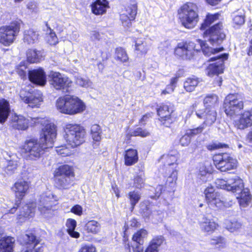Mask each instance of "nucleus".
I'll list each match as a JSON object with an SVG mask.
<instances>
[{"instance_id": "obj_1", "label": "nucleus", "mask_w": 252, "mask_h": 252, "mask_svg": "<svg viewBox=\"0 0 252 252\" xmlns=\"http://www.w3.org/2000/svg\"><path fill=\"white\" fill-rule=\"evenodd\" d=\"M13 128L26 130L29 126L41 127L39 138L30 137L20 146V153L26 160L37 161L54 146L57 135L55 125L46 117L26 118L22 116H15L11 122Z\"/></svg>"}, {"instance_id": "obj_2", "label": "nucleus", "mask_w": 252, "mask_h": 252, "mask_svg": "<svg viewBox=\"0 0 252 252\" xmlns=\"http://www.w3.org/2000/svg\"><path fill=\"white\" fill-rule=\"evenodd\" d=\"M220 16L219 12L207 13L199 27V29L202 32L203 37L208 38L212 44L222 42L226 37L222 22L219 21L213 25L219 19Z\"/></svg>"}, {"instance_id": "obj_3", "label": "nucleus", "mask_w": 252, "mask_h": 252, "mask_svg": "<svg viewBox=\"0 0 252 252\" xmlns=\"http://www.w3.org/2000/svg\"><path fill=\"white\" fill-rule=\"evenodd\" d=\"M164 163L162 166V174L166 179L165 184L159 185L156 188L158 197L167 188L172 189L176 185L177 180L178 163L177 157L173 155H167L163 157Z\"/></svg>"}, {"instance_id": "obj_4", "label": "nucleus", "mask_w": 252, "mask_h": 252, "mask_svg": "<svg viewBox=\"0 0 252 252\" xmlns=\"http://www.w3.org/2000/svg\"><path fill=\"white\" fill-rule=\"evenodd\" d=\"M197 41L200 49L197 48L196 44L192 41H183L178 43L174 49L175 55L184 60H190L193 59L195 55L201 50L205 56H210L212 48L204 40L199 39Z\"/></svg>"}, {"instance_id": "obj_5", "label": "nucleus", "mask_w": 252, "mask_h": 252, "mask_svg": "<svg viewBox=\"0 0 252 252\" xmlns=\"http://www.w3.org/2000/svg\"><path fill=\"white\" fill-rule=\"evenodd\" d=\"M56 107L60 113L69 115L82 113L86 108V104L82 99L72 95L59 97L56 100Z\"/></svg>"}, {"instance_id": "obj_6", "label": "nucleus", "mask_w": 252, "mask_h": 252, "mask_svg": "<svg viewBox=\"0 0 252 252\" xmlns=\"http://www.w3.org/2000/svg\"><path fill=\"white\" fill-rule=\"evenodd\" d=\"M87 135L86 129L81 124L67 123L63 127V137L67 144L72 148L84 143Z\"/></svg>"}, {"instance_id": "obj_7", "label": "nucleus", "mask_w": 252, "mask_h": 252, "mask_svg": "<svg viewBox=\"0 0 252 252\" xmlns=\"http://www.w3.org/2000/svg\"><path fill=\"white\" fill-rule=\"evenodd\" d=\"M177 14L181 25L187 29L194 28L199 21L198 7L193 2L184 3L178 9Z\"/></svg>"}, {"instance_id": "obj_8", "label": "nucleus", "mask_w": 252, "mask_h": 252, "mask_svg": "<svg viewBox=\"0 0 252 252\" xmlns=\"http://www.w3.org/2000/svg\"><path fill=\"white\" fill-rule=\"evenodd\" d=\"M55 186L60 189H67L75 178L74 169L72 165L63 164L56 168L53 173Z\"/></svg>"}, {"instance_id": "obj_9", "label": "nucleus", "mask_w": 252, "mask_h": 252, "mask_svg": "<svg viewBox=\"0 0 252 252\" xmlns=\"http://www.w3.org/2000/svg\"><path fill=\"white\" fill-rule=\"evenodd\" d=\"M23 22L20 19L11 21L8 24L0 27V44L9 46L14 43L21 31Z\"/></svg>"}, {"instance_id": "obj_10", "label": "nucleus", "mask_w": 252, "mask_h": 252, "mask_svg": "<svg viewBox=\"0 0 252 252\" xmlns=\"http://www.w3.org/2000/svg\"><path fill=\"white\" fill-rule=\"evenodd\" d=\"M158 120L161 126L170 127L178 120V113L176 112L173 105L169 102L161 103L156 108Z\"/></svg>"}, {"instance_id": "obj_11", "label": "nucleus", "mask_w": 252, "mask_h": 252, "mask_svg": "<svg viewBox=\"0 0 252 252\" xmlns=\"http://www.w3.org/2000/svg\"><path fill=\"white\" fill-rule=\"evenodd\" d=\"M244 97L240 93H229L225 97L222 107L225 114L231 117L244 109Z\"/></svg>"}, {"instance_id": "obj_12", "label": "nucleus", "mask_w": 252, "mask_h": 252, "mask_svg": "<svg viewBox=\"0 0 252 252\" xmlns=\"http://www.w3.org/2000/svg\"><path fill=\"white\" fill-rule=\"evenodd\" d=\"M216 168L222 172L236 169L238 165L237 160L227 153H218L212 157Z\"/></svg>"}, {"instance_id": "obj_13", "label": "nucleus", "mask_w": 252, "mask_h": 252, "mask_svg": "<svg viewBox=\"0 0 252 252\" xmlns=\"http://www.w3.org/2000/svg\"><path fill=\"white\" fill-rule=\"evenodd\" d=\"M21 100L32 108L39 107L43 101L42 92L33 88L28 90H22L20 94Z\"/></svg>"}, {"instance_id": "obj_14", "label": "nucleus", "mask_w": 252, "mask_h": 252, "mask_svg": "<svg viewBox=\"0 0 252 252\" xmlns=\"http://www.w3.org/2000/svg\"><path fill=\"white\" fill-rule=\"evenodd\" d=\"M237 128L245 129L252 126V108L242 112L238 119L235 122ZM246 139L249 143L252 144V129L247 135Z\"/></svg>"}, {"instance_id": "obj_15", "label": "nucleus", "mask_w": 252, "mask_h": 252, "mask_svg": "<svg viewBox=\"0 0 252 252\" xmlns=\"http://www.w3.org/2000/svg\"><path fill=\"white\" fill-rule=\"evenodd\" d=\"M138 10L137 2L135 0H130V3L126 5L122 10L120 19L122 24L129 27L131 22L134 21Z\"/></svg>"}, {"instance_id": "obj_16", "label": "nucleus", "mask_w": 252, "mask_h": 252, "mask_svg": "<svg viewBox=\"0 0 252 252\" xmlns=\"http://www.w3.org/2000/svg\"><path fill=\"white\" fill-rule=\"evenodd\" d=\"M228 58V53H223L219 56L210 58L208 62L215 61L219 59L220 60L218 63H210L208 65L206 68L207 75L212 77L222 73L224 69V61L227 60Z\"/></svg>"}, {"instance_id": "obj_17", "label": "nucleus", "mask_w": 252, "mask_h": 252, "mask_svg": "<svg viewBox=\"0 0 252 252\" xmlns=\"http://www.w3.org/2000/svg\"><path fill=\"white\" fill-rule=\"evenodd\" d=\"M19 242L22 247V251L28 252H31L33 248L37 246L40 243V240L34 233L30 231L22 235Z\"/></svg>"}, {"instance_id": "obj_18", "label": "nucleus", "mask_w": 252, "mask_h": 252, "mask_svg": "<svg viewBox=\"0 0 252 252\" xmlns=\"http://www.w3.org/2000/svg\"><path fill=\"white\" fill-rule=\"evenodd\" d=\"M50 83L57 90H61L71 87L72 82L68 77H64L59 72H53L50 75Z\"/></svg>"}, {"instance_id": "obj_19", "label": "nucleus", "mask_w": 252, "mask_h": 252, "mask_svg": "<svg viewBox=\"0 0 252 252\" xmlns=\"http://www.w3.org/2000/svg\"><path fill=\"white\" fill-rule=\"evenodd\" d=\"M28 76L29 81L36 86L43 87L47 83L46 73L42 67L29 70Z\"/></svg>"}, {"instance_id": "obj_20", "label": "nucleus", "mask_w": 252, "mask_h": 252, "mask_svg": "<svg viewBox=\"0 0 252 252\" xmlns=\"http://www.w3.org/2000/svg\"><path fill=\"white\" fill-rule=\"evenodd\" d=\"M205 201L211 207H220L223 204L220 194L212 186L207 187L204 191Z\"/></svg>"}, {"instance_id": "obj_21", "label": "nucleus", "mask_w": 252, "mask_h": 252, "mask_svg": "<svg viewBox=\"0 0 252 252\" xmlns=\"http://www.w3.org/2000/svg\"><path fill=\"white\" fill-rule=\"evenodd\" d=\"M198 225L201 231L208 235L214 233L220 227L219 224L214 218L206 216L198 221Z\"/></svg>"}, {"instance_id": "obj_22", "label": "nucleus", "mask_w": 252, "mask_h": 252, "mask_svg": "<svg viewBox=\"0 0 252 252\" xmlns=\"http://www.w3.org/2000/svg\"><path fill=\"white\" fill-rule=\"evenodd\" d=\"M30 189L29 183L23 179L17 180L11 187L16 199L22 201L28 193Z\"/></svg>"}, {"instance_id": "obj_23", "label": "nucleus", "mask_w": 252, "mask_h": 252, "mask_svg": "<svg viewBox=\"0 0 252 252\" xmlns=\"http://www.w3.org/2000/svg\"><path fill=\"white\" fill-rule=\"evenodd\" d=\"M197 117L200 119H203L202 125L204 126H210L216 121L217 112L216 110L199 109L195 112Z\"/></svg>"}, {"instance_id": "obj_24", "label": "nucleus", "mask_w": 252, "mask_h": 252, "mask_svg": "<svg viewBox=\"0 0 252 252\" xmlns=\"http://www.w3.org/2000/svg\"><path fill=\"white\" fill-rule=\"evenodd\" d=\"M166 244V239L163 235H156L150 241L144 252H159V249Z\"/></svg>"}, {"instance_id": "obj_25", "label": "nucleus", "mask_w": 252, "mask_h": 252, "mask_svg": "<svg viewBox=\"0 0 252 252\" xmlns=\"http://www.w3.org/2000/svg\"><path fill=\"white\" fill-rule=\"evenodd\" d=\"M134 51L138 58H142L146 56L149 50L148 45L145 39L143 37H133Z\"/></svg>"}, {"instance_id": "obj_26", "label": "nucleus", "mask_w": 252, "mask_h": 252, "mask_svg": "<svg viewBox=\"0 0 252 252\" xmlns=\"http://www.w3.org/2000/svg\"><path fill=\"white\" fill-rule=\"evenodd\" d=\"M91 11L95 15H102L106 12L109 7L107 0H95L90 5Z\"/></svg>"}, {"instance_id": "obj_27", "label": "nucleus", "mask_w": 252, "mask_h": 252, "mask_svg": "<svg viewBox=\"0 0 252 252\" xmlns=\"http://www.w3.org/2000/svg\"><path fill=\"white\" fill-rule=\"evenodd\" d=\"M123 156L124 164L126 166H132L138 161V153L135 149L131 148L125 150Z\"/></svg>"}, {"instance_id": "obj_28", "label": "nucleus", "mask_w": 252, "mask_h": 252, "mask_svg": "<svg viewBox=\"0 0 252 252\" xmlns=\"http://www.w3.org/2000/svg\"><path fill=\"white\" fill-rule=\"evenodd\" d=\"M38 210L42 214H45L51 210L56 205V201L49 196H41L39 200Z\"/></svg>"}, {"instance_id": "obj_29", "label": "nucleus", "mask_w": 252, "mask_h": 252, "mask_svg": "<svg viewBox=\"0 0 252 252\" xmlns=\"http://www.w3.org/2000/svg\"><path fill=\"white\" fill-rule=\"evenodd\" d=\"M203 103L204 109L216 110L219 103V96L214 94H208L203 98Z\"/></svg>"}, {"instance_id": "obj_30", "label": "nucleus", "mask_w": 252, "mask_h": 252, "mask_svg": "<svg viewBox=\"0 0 252 252\" xmlns=\"http://www.w3.org/2000/svg\"><path fill=\"white\" fill-rule=\"evenodd\" d=\"M39 36V34L37 31L29 29L24 31L23 40L27 44H33L38 42Z\"/></svg>"}, {"instance_id": "obj_31", "label": "nucleus", "mask_w": 252, "mask_h": 252, "mask_svg": "<svg viewBox=\"0 0 252 252\" xmlns=\"http://www.w3.org/2000/svg\"><path fill=\"white\" fill-rule=\"evenodd\" d=\"M201 80L199 78L192 75L187 78L183 83V87L187 92L191 93L195 91L196 88L200 83Z\"/></svg>"}, {"instance_id": "obj_32", "label": "nucleus", "mask_w": 252, "mask_h": 252, "mask_svg": "<svg viewBox=\"0 0 252 252\" xmlns=\"http://www.w3.org/2000/svg\"><path fill=\"white\" fill-rule=\"evenodd\" d=\"M10 113V106L8 100L4 98L0 99V123H4Z\"/></svg>"}, {"instance_id": "obj_33", "label": "nucleus", "mask_w": 252, "mask_h": 252, "mask_svg": "<svg viewBox=\"0 0 252 252\" xmlns=\"http://www.w3.org/2000/svg\"><path fill=\"white\" fill-rule=\"evenodd\" d=\"M210 245L219 251H221L227 247L226 239L221 235L214 236L210 239Z\"/></svg>"}, {"instance_id": "obj_34", "label": "nucleus", "mask_w": 252, "mask_h": 252, "mask_svg": "<svg viewBox=\"0 0 252 252\" xmlns=\"http://www.w3.org/2000/svg\"><path fill=\"white\" fill-rule=\"evenodd\" d=\"M101 127L98 125L94 124L91 126L90 134L93 139V146L94 148L99 145V142L101 139Z\"/></svg>"}, {"instance_id": "obj_35", "label": "nucleus", "mask_w": 252, "mask_h": 252, "mask_svg": "<svg viewBox=\"0 0 252 252\" xmlns=\"http://www.w3.org/2000/svg\"><path fill=\"white\" fill-rule=\"evenodd\" d=\"M42 56L41 52L34 49H29L26 53L27 61L30 63H39Z\"/></svg>"}, {"instance_id": "obj_36", "label": "nucleus", "mask_w": 252, "mask_h": 252, "mask_svg": "<svg viewBox=\"0 0 252 252\" xmlns=\"http://www.w3.org/2000/svg\"><path fill=\"white\" fill-rule=\"evenodd\" d=\"M232 182L228 186V191L233 193L240 191L244 188V183L243 180L239 176H235L231 179Z\"/></svg>"}, {"instance_id": "obj_37", "label": "nucleus", "mask_w": 252, "mask_h": 252, "mask_svg": "<svg viewBox=\"0 0 252 252\" xmlns=\"http://www.w3.org/2000/svg\"><path fill=\"white\" fill-rule=\"evenodd\" d=\"M114 58L117 62L120 63H126L129 60L126 50L121 47L115 49Z\"/></svg>"}, {"instance_id": "obj_38", "label": "nucleus", "mask_w": 252, "mask_h": 252, "mask_svg": "<svg viewBox=\"0 0 252 252\" xmlns=\"http://www.w3.org/2000/svg\"><path fill=\"white\" fill-rule=\"evenodd\" d=\"M151 134L150 131L146 129H143L141 127L136 128L132 131H129L126 134V137L127 140H130L132 137L139 136L146 137Z\"/></svg>"}, {"instance_id": "obj_39", "label": "nucleus", "mask_w": 252, "mask_h": 252, "mask_svg": "<svg viewBox=\"0 0 252 252\" xmlns=\"http://www.w3.org/2000/svg\"><path fill=\"white\" fill-rule=\"evenodd\" d=\"M13 242L9 237H5L0 240V252H12Z\"/></svg>"}, {"instance_id": "obj_40", "label": "nucleus", "mask_w": 252, "mask_h": 252, "mask_svg": "<svg viewBox=\"0 0 252 252\" xmlns=\"http://www.w3.org/2000/svg\"><path fill=\"white\" fill-rule=\"evenodd\" d=\"M148 235V232L144 228L137 230L132 236V240L135 242L138 245H143L144 242V239L146 238Z\"/></svg>"}, {"instance_id": "obj_41", "label": "nucleus", "mask_w": 252, "mask_h": 252, "mask_svg": "<svg viewBox=\"0 0 252 252\" xmlns=\"http://www.w3.org/2000/svg\"><path fill=\"white\" fill-rule=\"evenodd\" d=\"M128 198L130 202V211L132 212L136 204L141 199L140 194L135 190L129 191L128 193Z\"/></svg>"}, {"instance_id": "obj_42", "label": "nucleus", "mask_w": 252, "mask_h": 252, "mask_svg": "<svg viewBox=\"0 0 252 252\" xmlns=\"http://www.w3.org/2000/svg\"><path fill=\"white\" fill-rule=\"evenodd\" d=\"M35 209V206L33 205L32 203L27 204L26 210L24 211L23 213L19 215V219L27 220L32 218L34 216Z\"/></svg>"}, {"instance_id": "obj_43", "label": "nucleus", "mask_w": 252, "mask_h": 252, "mask_svg": "<svg viewBox=\"0 0 252 252\" xmlns=\"http://www.w3.org/2000/svg\"><path fill=\"white\" fill-rule=\"evenodd\" d=\"M99 224L95 220H91L85 225L84 229L88 233L96 234L99 231Z\"/></svg>"}, {"instance_id": "obj_44", "label": "nucleus", "mask_w": 252, "mask_h": 252, "mask_svg": "<svg viewBox=\"0 0 252 252\" xmlns=\"http://www.w3.org/2000/svg\"><path fill=\"white\" fill-rule=\"evenodd\" d=\"M240 194L237 199L239 200L241 205L246 206L251 200V195L249 191L246 190L244 188L240 191Z\"/></svg>"}, {"instance_id": "obj_45", "label": "nucleus", "mask_w": 252, "mask_h": 252, "mask_svg": "<svg viewBox=\"0 0 252 252\" xmlns=\"http://www.w3.org/2000/svg\"><path fill=\"white\" fill-rule=\"evenodd\" d=\"M27 69L28 66L24 61H22L16 66L15 71L22 79L25 80L27 78Z\"/></svg>"}, {"instance_id": "obj_46", "label": "nucleus", "mask_w": 252, "mask_h": 252, "mask_svg": "<svg viewBox=\"0 0 252 252\" xmlns=\"http://www.w3.org/2000/svg\"><path fill=\"white\" fill-rule=\"evenodd\" d=\"M242 227V224L237 220H229L226 223L225 228L230 232L239 230Z\"/></svg>"}, {"instance_id": "obj_47", "label": "nucleus", "mask_w": 252, "mask_h": 252, "mask_svg": "<svg viewBox=\"0 0 252 252\" xmlns=\"http://www.w3.org/2000/svg\"><path fill=\"white\" fill-rule=\"evenodd\" d=\"M56 151L58 155L62 157H66L72 154V150L65 145L58 146L56 148Z\"/></svg>"}, {"instance_id": "obj_48", "label": "nucleus", "mask_w": 252, "mask_h": 252, "mask_svg": "<svg viewBox=\"0 0 252 252\" xmlns=\"http://www.w3.org/2000/svg\"><path fill=\"white\" fill-rule=\"evenodd\" d=\"M204 128L205 127L202 125H201V126H199L196 128L189 129L186 132L191 138L192 137H193L203 132Z\"/></svg>"}, {"instance_id": "obj_49", "label": "nucleus", "mask_w": 252, "mask_h": 252, "mask_svg": "<svg viewBox=\"0 0 252 252\" xmlns=\"http://www.w3.org/2000/svg\"><path fill=\"white\" fill-rule=\"evenodd\" d=\"M47 28L50 31L48 39V42L50 45H56L58 43V39L56 34L49 26H47Z\"/></svg>"}, {"instance_id": "obj_50", "label": "nucleus", "mask_w": 252, "mask_h": 252, "mask_svg": "<svg viewBox=\"0 0 252 252\" xmlns=\"http://www.w3.org/2000/svg\"><path fill=\"white\" fill-rule=\"evenodd\" d=\"M245 16L242 15H236L232 19L234 27H239L245 23Z\"/></svg>"}, {"instance_id": "obj_51", "label": "nucleus", "mask_w": 252, "mask_h": 252, "mask_svg": "<svg viewBox=\"0 0 252 252\" xmlns=\"http://www.w3.org/2000/svg\"><path fill=\"white\" fill-rule=\"evenodd\" d=\"M78 252H96L95 247L93 244L82 245Z\"/></svg>"}, {"instance_id": "obj_52", "label": "nucleus", "mask_w": 252, "mask_h": 252, "mask_svg": "<svg viewBox=\"0 0 252 252\" xmlns=\"http://www.w3.org/2000/svg\"><path fill=\"white\" fill-rule=\"evenodd\" d=\"M228 147V146L227 144L220 142L213 143L210 144H209L207 146V149L210 151H213L219 149L227 148Z\"/></svg>"}, {"instance_id": "obj_53", "label": "nucleus", "mask_w": 252, "mask_h": 252, "mask_svg": "<svg viewBox=\"0 0 252 252\" xmlns=\"http://www.w3.org/2000/svg\"><path fill=\"white\" fill-rule=\"evenodd\" d=\"M153 112H148L142 116L138 121V123L140 126H145L148 122L152 118L153 116Z\"/></svg>"}, {"instance_id": "obj_54", "label": "nucleus", "mask_w": 252, "mask_h": 252, "mask_svg": "<svg viewBox=\"0 0 252 252\" xmlns=\"http://www.w3.org/2000/svg\"><path fill=\"white\" fill-rule=\"evenodd\" d=\"M65 225L67 227L66 232L71 230H75L77 226V222L74 219L69 218L66 220Z\"/></svg>"}, {"instance_id": "obj_55", "label": "nucleus", "mask_w": 252, "mask_h": 252, "mask_svg": "<svg viewBox=\"0 0 252 252\" xmlns=\"http://www.w3.org/2000/svg\"><path fill=\"white\" fill-rule=\"evenodd\" d=\"M191 137L186 132L180 139V143L182 146H188L191 142Z\"/></svg>"}, {"instance_id": "obj_56", "label": "nucleus", "mask_w": 252, "mask_h": 252, "mask_svg": "<svg viewBox=\"0 0 252 252\" xmlns=\"http://www.w3.org/2000/svg\"><path fill=\"white\" fill-rule=\"evenodd\" d=\"M216 184L218 188L228 191V186L229 185V184H228L226 181L222 179H218L216 181Z\"/></svg>"}, {"instance_id": "obj_57", "label": "nucleus", "mask_w": 252, "mask_h": 252, "mask_svg": "<svg viewBox=\"0 0 252 252\" xmlns=\"http://www.w3.org/2000/svg\"><path fill=\"white\" fill-rule=\"evenodd\" d=\"M71 212L74 214L80 216L82 215L83 213L82 208L79 205H75L71 208Z\"/></svg>"}, {"instance_id": "obj_58", "label": "nucleus", "mask_w": 252, "mask_h": 252, "mask_svg": "<svg viewBox=\"0 0 252 252\" xmlns=\"http://www.w3.org/2000/svg\"><path fill=\"white\" fill-rule=\"evenodd\" d=\"M143 183V179L140 175H137L133 179V184L136 187H138L139 185H141Z\"/></svg>"}, {"instance_id": "obj_59", "label": "nucleus", "mask_w": 252, "mask_h": 252, "mask_svg": "<svg viewBox=\"0 0 252 252\" xmlns=\"http://www.w3.org/2000/svg\"><path fill=\"white\" fill-rule=\"evenodd\" d=\"M180 77V76L179 75L176 74L175 75V76L172 77L170 79V83L168 85H170L171 87H173V89H174V90L176 87V84H177Z\"/></svg>"}, {"instance_id": "obj_60", "label": "nucleus", "mask_w": 252, "mask_h": 252, "mask_svg": "<svg viewBox=\"0 0 252 252\" xmlns=\"http://www.w3.org/2000/svg\"><path fill=\"white\" fill-rule=\"evenodd\" d=\"M174 91V89H173V87H171L168 84L166 86V88L165 89L162 90L161 92V95H166L167 94H169L172 92H173Z\"/></svg>"}, {"instance_id": "obj_61", "label": "nucleus", "mask_w": 252, "mask_h": 252, "mask_svg": "<svg viewBox=\"0 0 252 252\" xmlns=\"http://www.w3.org/2000/svg\"><path fill=\"white\" fill-rule=\"evenodd\" d=\"M206 3L211 6H215L220 4L223 0H204Z\"/></svg>"}, {"instance_id": "obj_62", "label": "nucleus", "mask_w": 252, "mask_h": 252, "mask_svg": "<svg viewBox=\"0 0 252 252\" xmlns=\"http://www.w3.org/2000/svg\"><path fill=\"white\" fill-rule=\"evenodd\" d=\"M21 202L22 201L16 199L14 206L10 209V212L11 213H14L16 211L18 208L20 206Z\"/></svg>"}, {"instance_id": "obj_63", "label": "nucleus", "mask_w": 252, "mask_h": 252, "mask_svg": "<svg viewBox=\"0 0 252 252\" xmlns=\"http://www.w3.org/2000/svg\"><path fill=\"white\" fill-rule=\"evenodd\" d=\"M27 8L32 11H34L37 8V4L34 1H31L27 4Z\"/></svg>"}, {"instance_id": "obj_64", "label": "nucleus", "mask_w": 252, "mask_h": 252, "mask_svg": "<svg viewBox=\"0 0 252 252\" xmlns=\"http://www.w3.org/2000/svg\"><path fill=\"white\" fill-rule=\"evenodd\" d=\"M44 250V244H41L38 247L35 246L34 248H32V251H31V252H43Z\"/></svg>"}]
</instances>
